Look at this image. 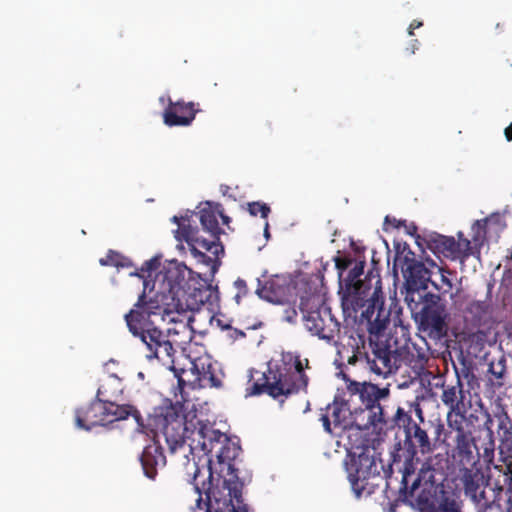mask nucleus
<instances>
[{"label": "nucleus", "instance_id": "f257e3e1", "mask_svg": "<svg viewBox=\"0 0 512 512\" xmlns=\"http://www.w3.org/2000/svg\"><path fill=\"white\" fill-rule=\"evenodd\" d=\"M160 306L146 304V294L142 292L133 308L124 316L129 332L141 342V351L147 361L157 360L174 372L178 385L175 392L176 405L161 406L154 410L149 417V426L162 433L172 453L185 443L187 431L184 416L177 405L189 401L186 387L194 389L208 382L211 387H219L220 380L210 370L200 372L198 365L191 362L190 372L194 379L185 380L183 374L187 371L177 369L174 359L177 347L189 343L193 338V321L189 312L165 315ZM211 365L208 366V369Z\"/></svg>", "mask_w": 512, "mask_h": 512}, {"label": "nucleus", "instance_id": "f03ea898", "mask_svg": "<svg viewBox=\"0 0 512 512\" xmlns=\"http://www.w3.org/2000/svg\"><path fill=\"white\" fill-rule=\"evenodd\" d=\"M354 319L357 328L349 337L348 346L352 348L353 355L348 363H364L371 372L387 377L398 368L399 355L384 334L390 323V310L385 307L384 294L379 287L371 303L361 309L360 315L357 314Z\"/></svg>", "mask_w": 512, "mask_h": 512}, {"label": "nucleus", "instance_id": "7ed1b4c3", "mask_svg": "<svg viewBox=\"0 0 512 512\" xmlns=\"http://www.w3.org/2000/svg\"><path fill=\"white\" fill-rule=\"evenodd\" d=\"M307 369H310L308 358H302L298 352L283 351L280 360L276 363L269 362L267 370L251 383L247 388V395L267 394L273 399H279L301 392L307 393L310 382Z\"/></svg>", "mask_w": 512, "mask_h": 512}, {"label": "nucleus", "instance_id": "20e7f679", "mask_svg": "<svg viewBox=\"0 0 512 512\" xmlns=\"http://www.w3.org/2000/svg\"><path fill=\"white\" fill-rule=\"evenodd\" d=\"M334 260L338 271L343 313L347 317L357 318V313L371 303L376 288L379 287L383 292L380 275L377 271L371 270L364 279H360L365 261L356 260L348 254L337 256Z\"/></svg>", "mask_w": 512, "mask_h": 512}, {"label": "nucleus", "instance_id": "39448f33", "mask_svg": "<svg viewBox=\"0 0 512 512\" xmlns=\"http://www.w3.org/2000/svg\"><path fill=\"white\" fill-rule=\"evenodd\" d=\"M346 389L348 398L345 400V405H347V409L349 411L353 409L355 412L360 410L361 414H366V422L358 424V426L382 430L389 412L394 410L389 386L380 387L371 382L348 380Z\"/></svg>", "mask_w": 512, "mask_h": 512}, {"label": "nucleus", "instance_id": "423d86ee", "mask_svg": "<svg viewBox=\"0 0 512 512\" xmlns=\"http://www.w3.org/2000/svg\"><path fill=\"white\" fill-rule=\"evenodd\" d=\"M218 214H221V204L206 202L205 206L199 211V220L202 229L209 233L210 239L198 236V229L191 225L180 226L175 231V238L179 241H185L191 247V253L199 258L203 263L209 264L212 258L206 255L211 253L214 257L224 254V246L220 242L222 229L219 227Z\"/></svg>", "mask_w": 512, "mask_h": 512}, {"label": "nucleus", "instance_id": "0eeeda50", "mask_svg": "<svg viewBox=\"0 0 512 512\" xmlns=\"http://www.w3.org/2000/svg\"><path fill=\"white\" fill-rule=\"evenodd\" d=\"M199 469L195 471L193 486L198 494L196 500V509L194 512H248V507L243 503L242 489L243 483L236 477L225 479L222 489L212 488V472L209 470L208 482L202 481L199 486Z\"/></svg>", "mask_w": 512, "mask_h": 512}, {"label": "nucleus", "instance_id": "6e6552de", "mask_svg": "<svg viewBox=\"0 0 512 512\" xmlns=\"http://www.w3.org/2000/svg\"><path fill=\"white\" fill-rule=\"evenodd\" d=\"M186 266L171 261L158 271L154 278L153 288L146 295V304L160 306L165 315L189 312L188 306L181 301L180 293L186 280Z\"/></svg>", "mask_w": 512, "mask_h": 512}, {"label": "nucleus", "instance_id": "1a4fd4ad", "mask_svg": "<svg viewBox=\"0 0 512 512\" xmlns=\"http://www.w3.org/2000/svg\"><path fill=\"white\" fill-rule=\"evenodd\" d=\"M405 445L409 453V458L404 462L401 479L400 490L405 495L412 496L414 491L419 487L422 479H425L426 473L430 472L428 463H423L419 475L415 476L416 467L414 465V458L417 453L429 454L433 451L434 445L428 436V433L417 423L410 426L405 431Z\"/></svg>", "mask_w": 512, "mask_h": 512}, {"label": "nucleus", "instance_id": "9d476101", "mask_svg": "<svg viewBox=\"0 0 512 512\" xmlns=\"http://www.w3.org/2000/svg\"><path fill=\"white\" fill-rule=\"evenodd\" d=\"M419 330L433 340H441L447 335L445 305L441 297L431 292L419 295V299L411 298L408 302Z\"/></svg>", "mask_w": 512, "mask_h": 512}, {"label": "nucleus", "instance_id": "9b49d317", "mask_svg": "<svg viewBox=\"0 0 512 512\" xmlns=\"http://www.w3.org/2000/svg\"><path fill=\"white\" fill-rule=\"evenodd\" d=\"M299 309L304 325L312 335L331 341L340 333V323L331 312L322 295L313 293L301 296Z\"/></svg>", "mask_w": 512, "mask_h": 512}, {"label": "nucleus", "instance_id": "f8f14e48", "mask_svg": "<svg viewBox=\"0 0 512 512\" xmlns=\"http://www.w3.org/2000/svg\"><path fill=\"white\" fill-rule=\"evenodd\" d=\"M130 416L139 426H143L141 414L134 406L129 404L110 406L96 397L91 403L76 409L75 424L78 428L91 430L95 426L124 420Z\"/></svg>", "mask_w": 512, "mask_h": 512}, {"label": "nucleus", "instance_id": "ddd939ff", "mask_svg": "<svg viewBox=\"0 0 512 512\" xmlns=\"http://www.w3.org/2000/svg\"><path fill=\"white\" fill-rule=\"evenodd\" d=\"M457 236L456 241L452 236L434 232L425 235L423 241L426 247L438 257L464 261L473 254L471 241L465 238L462 232H458Z\"/></svg>", "mask_w": 512, "mask_h": 512}, {"label": "nucleus", "instance_id": "4468645a", "mask_svg": "<svg viewBox=\"0 0 512 512\" xmlns=\"http://www.w3.org/2000/svg\"><path fill=\"white\" fill-rule=\"evenodd\" d=\"M400 268L406 280L407 295L406 301L409 302L415 295H422L420 290H426L430 280V270L426 268L424 263L418 261L414 257V253H409L403 257H396L394 260V268Z\"/></svg>", "mask_w": 512, "mask_h": 512}, {"label": "nucleus", "instance_id": "2eb2a0df", "mask_svg": "<svg viewBox=\"0 0 512 512\" xmlns=\"http://www.w3.org/2000/svg\"><path fill=\"white\" fill-rule=\"evenodd\" d=\"M380 476L376 460L369 450L362 451L353 459L348 467V479L351 487L357 496H360L369 485V479Z\"/></svg>", "mask_w": 512, "mask_h": 512}, {"label": "nucleus", "instance_id": "dca6fc26", "mask_svg": "<svg viewBox=\"0 0 512 512\" xmlns=\"http://www.w3.org/2000/svg\"><path fill=\"white\" fill-rule=\"evenodd\" d=\"M198 434L202 438V441L199 440L201 449L205 453H213L215 450V454L220 463L233 460L237 457V447L230 449L229 447L223 445L224 443L228 442V437L226 434L220 432L219 430H213L207 427L201 428L198 431Z\"/></svg>", "mask_w": 512, "mask_h": 512}, {"label": "nucleus", "instance_id": "f3484780", "mask_svg": "<svg viewBox=\"0 0 512 512\" xmlns=\"http://www.w3.org/2000/svg\"><path fill=\"white\" fill-rule=\"evenodd\" d=\"M199 104L185 102L183 100L172 101L168 99V105L163 112V122L169 127H186L192 124L196 114L200 112Z\"/></svg>", "mask_w": 512, "mask_h": 512}, {"label": "nucleus", "instance_id": "a211bd4d", "mask_svg": "<svg viewBox=\"0 0 512 512\" xmlns=\"http://www.w3.org/2000/svg\"><path fill=\"white\" fill-rule=\"evenodd\" d=\"M441 401L448 408L447 413L455 415H462L463 413H467V410L470 406V401H468L467 405L465 402L466 395L464 391V384L457 370L456 381L454 384H442Z\"/></svg>", "mask_w": 512, "mask_h": 512}, {"label": "nucleus", "instance_id": "6ab92c4d", "mask_svg": "<svg viewBox=\"0 0 512 512\" xmlns=\"http://www.w3.org/2000/svg\"><path fill=\"white\" fill-rule=\"evenodd\" d=\"M290 284L287 283L285 278L275 276L265 282L261 286V282L258 279V287L256 293L262 299L274 304H283L287 301V297L290 293Z\"/></svg>", "mask_w": 512, "mask_h": 512}, {"label": "nucleus", "instance_id": "aec40b11", "mask_svg": "<svg viewBox=\"0 0 512 512\" xmlns=\"http://www.w3.org/2000/svg\"><path fill=\"white\" fill-rule=\"evenodd\" d=\"M140 462L145 476L152 480L155 479L157 469L166 465V457L161 445L154 440L145 446L140 456Z\"/></svg>", "mask_w": 512, "mask_h": 512}, {"label": "nucleus", "instance_id": "412c9836", "mask_svg": "<svg viewBox=\"0 0 512 512\" xmlns=\"http://www.w3.org/2000/svg\"><path fill=\"white\" fill-rule=\"evenodd\" d=\"M465 494L477 505L485 508L492 506L485 496V486L482 475L469 474L465 477Z\"/></svg>", "mask_w": 512, "mask_h": 512}, {"label": "nucleus", "instance_id": "4be33fe9", "mask_svg": "<svg viewBox=\"0 0 512 512\" xmlns=\"http://www.w3.org/2000/svg\"><path fill=\"white\" fill-rule=\"evenodd\" d=\"M123 392V384L120 378L115 375H110L107 379L100 385L97 390V398L102 399L104 402L112 405H118L116 401L121 396Z\"/></svg>", "mask_w": 512, "mask_h": 512}, {"label": "nucleus", "instance_id": "5701e85b", "mask_svg": "<svg viewBox=\"0 0 512 512\" xmlns=\"http://www.w3.org/2000/svg\"><path fill=\"white\" fill-rule=\"evenodd\" d=\"M456 449L462 461L469 465H475L479 460V449L472 436V432H467V435L462 437H455Z\"/></svg>", "mask_w": 512, "mask_h": 512}, {"label": "nucleus", "instance_id": "b1692460", "mask_svg": "<svg viewBox=\"0 0 512 512\" xmlns=\"http://www.w3.org/2000/svg\"><path fill=\"white\" fill-rule=\"evenodd\" d=\"M383 423V428H403L404 432L407 431L410 426L415 424L411 415L401 407H395L392 412H389V416Z\"/></svg>", "mask_w": 512, "mask_h": 512}, {"label": "nucleus", "instance_id": "393cba45", "mask_svg": "<svg viewBox=\"0 0 512 512\" xmlns=\"http://www.w3.org/2000/svg\"><path fill=\"white\" fill-rule=\"evenodd\" d=\"M467 314L471 315L475 325H481L490 312V304L487 301H471L467 308Z\"/></svg>", "mask_w": 512, "mask_h": 512}, {"label": "nucleus", "instance_id": "a878e982", "mask_svg": "<svg viewBox=\"0 0 512 512\" xmlns=\"http://www.w3.org/2000/svg\"><path fill=\"white\" fill-rule=\"evenodd\" d=\"M160 258L153 257L143 263V265L139 269H135L130 272V276H137L144 280V290L143 292L146 294V288L148 286V281L146 278L152 277V273L157 271L160 267Z\"/></svg>", "mask_w": 512, "mask_h": 512}, {"label": "nucleus", "instance_id": "bb28decb", "mask_svg": "<svg viewBox=\"0 0 512 512\" xmlns=\"http://www.w3.org/2000/svg\"><path fill=\"white\" fill-rule=\"evenodd\" d=\"M99 263L102 266H112L117 269L134 266L128 257L114 250H109L105 257L100 258Z\"/></svg>", "mask_w": 512, "mask_h": 512}, {"label": "nucleus", "instance_id": "cd10ccee", "mask_svg": "<svg viewBox=\"0 0 512 512\" xmlns=\"http://www.w3.org/2000/svg\"><path fill=\"white\" fill-rule=\"evenodd\" d=\"M424 512H462L460 503L448 495H443L437 505H431Z\"/></svg>", "mask_w": 512, "mask_h": 512}, {"label": "nucleus", "instance_id": "c85d7f7f", "mask_svg": "<svg viewBox=\"0 0 512 512\" xmlns=\"http://www.w3.org/2000/svg\"><path fill=\"white\" fill-rule=\"evenodd\" d=\"M466 419V413L462 415H455L447 413V424L448 427L456 432V437H462L467 435V432H471L470 430H466L464 427V421Z\"/></svg>", "mask_w": 512, "mask_h": 512}, {"label": "nucleus", "instance_id": "c756f323", "mask_svg": "<svg viewBox=\"0 0 512 512\" xmlns=\"http://www.w3.org/2000/svg\"><path fill=\"white\" fill-rule=\"evenodd\" d=\"M453 272L450 270H446L444 268H440V281H431V284L434 286L435 289L440 291L443 294H448L453 289V283L452 280L446 275H451Z\"/></svg>", "mask_w": 512, "mask_h": 512}, {"label": "nucleus", "instance_id": "7c9ffc66", "mask_svg": "<svg viewBox=\"0 0 512 512\" xmlns=\"http://www.w3.org/2000/svg\"><path fill=\"white\" fill-rule=\"evenodd\" d=\"M344 406H346L345 402L341 405H338V403L335 402L332 406L327 407V411H331L330 419L332 420L334 428L345 427V416H342V413L344 412Z\"/></svg>", "mask_w": 512, "mask_h": 512}, {"label": "nucleus", "instance_id": "2f4dec72", "mask_svg": "<svg viewBox=\"0 0 512 512\" xmlns=\"http://www.w3.org/2000/svg\"><path fill=\"white\" fill-rule=\"evenodd\" d=\"M247 210L251 216H257L258 214L263 219H267L271 212L270 207L266 203L262 202H250L247 204Z\"/></svg>", "mask_w": 512, "mask_h": 512}, {"label": "nucleus", "instance_id": "473e14b6", "mask_svg": "<svg viewBox=\"0 0 512 512\" xmlns=\"http://www.w3.org/2000/svg\"><path fill=\"white\" fill-rule=\"evenodd\" d=\"M485 417L486 420L484 422V426L487 430L488 442L486 443V446L484 448V455L489 457L490 455H493L494 452L493 431L490 428V425L492 424V419L488 412H485Z\"/></svg>", "mask_w": 512, "mask_h": 512}, {"label": "nucleus", "instance_id": "72a5a7b5", "mask_svg": "<svg viewBox=\"0 0 512 512\" xmlns=\"http://www.w3.org/2000/svg\"><path fill=\"white\" fill-rule=\"evenodd\" d=\"M486 226H487V219L477 220L473 226L472 230L474 232L473 235V241H479L483 238H485L486 235Z\"/></svg>", "mask_w": 512, "mask_h": 512}, {"label": "nucleus", "instance_id": "f704fd0d", "mask_svg": "<svg viewBox=\"0 0 512 512\" xmlns=\"http://www.w3.org/2000/svg\"><path fill=\"white\" fill-rule=\"evenodd\" d=\"M234 287L237 290L234 298H235L236 302L239 304L241 299L248 295V287H247L246 281L241 278H238L234 282Z\"/></svg>", "mask_w": 512, "mask_h": 512}, {"label": "nucleus", "instance_id": "c9c22d12", "mask_svg": "<svg viewBox=\"0 0 512 512\" xmlns=\"http://www.w3.org/2000/svg\"><path fill=\"white\" fill-rule=\"evenodd\" d=\"M321 421H322V425L325 429L326 432L332 434L333 433V429H335L333 426V423H332V420L330 419V415L329 414H322L321 415Z\"/></svg>", "mask_w": 512, "mask_h": 512}, {"label": "nucleus", "instance_id": "e433bc0d", "mask_svg": "<svg viewBox=\"0 0 512 512\" xmlns=\"http://www.w3.org/2000/svg\"><path fill=\"white\" fill-rule=\"evenodd\" d=\"M230 337L233 338L234 340H237L245 337V333L241 330L233 329L230 333Z\"/></svg>", "mask_w": 512, "mask_h": 512}, {"label": "nucleus", "instance_id": "4c0bfd02", "mask_svg": "<svg viewBox=\"0 0 512 512\" xmlns=\"http://www.w3.org/2000/svg\"><path fill=\"white\" fill-rule=\"evenodd\" d=\"M423 25L421 21L413 20L409 26V35H413L414 29L420 28Z\"/></svg>", "mask_w": 512, "mask_h": 512}, {"label": "nucleus", "instance_id": "58836bf2", "mask_svg": "<svg viewBox=\"0 0 512 512\" xmlns=\"http://www.w3.org/2000/svg\"><path fill=\"white\" fill-rule=\"evenodd\" d=\"M443 431H444V424H443L441 421H439V422L437 423V425L435 426V435H436V439H438V438L441 436V434L443 433Z\"/></svg>", "mask_w": 512, "mask_h": 512}, {"label": "nucleus", "instance_id": "ea45409f", "mask_svg": "<svg viewBox=\"0 0 512 512\" xmlns=\"http://www.w3.org/2000/svg\"><path fill=\"white\" fill-rule=\"evenodd\" d=\"M172 221H173L174 223H176V224L178 225V229H180V226H181L182 224L187 225V224H186V222H188V219H186V218H184V217H177V216H174V217L172 218Z\"/></svg>", "mask_w": 512, "mask_h": 512}, {"label": "nucleus", "instance_id": "a19ab883", "mask_svg": "<svg viewBox=\"0 0 512 512\" xmlns=\"http://www.w3.org/2000/svg\"><path fill=\"white\" fill-rule=\"evenodd\" d=\"M505 507L507 512H512V493L509 494L505 503Z\"/></svg>", "mask_w": 512, "mask_h": 512}, {"label": "nucleus", "instance_id": "79ce46f5", "mask_svg": "<svg viewBox=\"0 0 512 512\" xmlns=\"http://www.w3.org/2000/svg\"><path fill=\"white\" fill-rule=\"evenodd\" d=\"M505 137L508 141H512V124L505 129Z\"/></svg>", "mask_w": 512, "mask_h": 512}, {"label": "nucleus", "instance_id": "37998d69", "mask_svg": "<svg viewBox=\"0 0 512 512\" xmlns=\"http://www.w3.org/2000/svg\"><path fill=\"white\" fill-rule=\"evenodd\" d=\"M417 49H418V40H413L410 48H407V50L410 51V54H414Z\"/></svg>", "mask_w": 512, "mask_h": 512}, {"label": "nucleus", "instance_id": "c03bdc74", "mask_svg": "<svg viewBox=\"0 0 512 512\" xmlns=\"http://www.w3.org/2000/svg\"><path fill=\"white\" fill-rule=\"evenodd\" d=\"M218 216H220V217H221V219H222V221H223V223H224L225 225H228V224H229V222H230V217H228L227 215H225V214L223 213V207H222V206H221V214H218Z\"/></svg>", "mask_w": 512, "mask_h": 512}, {"label": "nucleus", "instance_id": "a18cd8bd", "mask_svg": "<svg viewBox=\"0 0 512 512\" xmlns=\"http://www.w3.org/2000/svg\"><path fill=\"white\" fill-rule=\"evenodd\" d=\"M484 336H485V334L483 332H481V331H479L477 333H473V334L470 335V337L472 339L476 338L477 340H483Z\"/></svg>", "mask_w": 512, "mask_h": 512}, {"label": "nucleus", "instance_id": "49530a36", "mask_svg": "<svg viewBox=\"0 0 512 512\" xmlns=\"http://www.w3.org/2000/svg\"><path fill=\"white\" fill-rule=\"evenodd\" d=\"M506 469H507V474L510 475V479L512 480V457L508 462H506Z\"/></svg>", "mask_w": 512, "mask_h": 512}, {"label": "nucleus", "instance_id": "de8ad7c7", "mask_svg": "<svg viewBox=\"0 0 512 512\" xmlns=\"http://www.w3.org/2000/svg\"><path fill=\"white\" fill-rule=\"evenodd\" d=\"M478 417L476 415H474L473 413H471L468 417H466L465 421L467 422V424H473L474 420H477Z\"/></svg>", "mask_w": 512, "mask_h": 512}, {"label": "nucleus", "instance_id": "09e8293b", "mask_svg": "<svg viewBox=\"0 0 512 512\" xmlns=\"http://www.w3.org/2000/svg\"><path fill=\"white\" fill-rule=\"evenodd\" d=\"M415 411H416V414L418 415V417L420 418V420L423 422V412L418 404H416V406H415Z\"/></svg>", "mask_w": 512, "mask_h": 512}, {"label": "nucleus", "instance_id": "8fccbe9b", "mask_svg": "<svg viewBox=\"0 0 512 512\" xmlns=\"http://www.w3.org/2000/svg\"><path fill=\"white\" fill-rule=\"evenodd\" d=\"M221 192L224 196L228 195L230 187L228 185H221Z\"/></svg>", "mask_w": 512, "mask_h": 512}, {"label": "nucleus", "instance_id": "3c124183", "mask_svg": "<svg viewBox=\"0 0 512 512\" xmlns=\"http://www.w3.org/2000/svg\"><path fill=\"white\" fill-rule=\"evenodd\" d=\"M264 235L266 238H268L270 236L269 234V223L266 221L265 223V227H264Z\"/></svg>", "mask_w": 512, "mask_h": 512}, {"label": "nucleus", "instance_id": "603ef678", "mask_svg": "<svg viewBox=\"0 0 512 512\" xmlns=\"http://www.w3.org/2000/svg\"><path fill=\"white\" fill-rule=\"evenodd\" d=\"M416 230H417V227H416L415 225H413V226L410 228L409 233H410V234H413V233H415V232H416Z\"/></svg>", "mask_w": 512, "mask_h": 512}, {"label": "nucleus", "instance_id": "864d4df0", "mask_svg": "<svg viewBox=\"0 0 512 512\" xmlns=\"http://www.w3.org/2000/svg\"><path fill=\"white\" fill-rule=\"evenodd\" d=\"M416 230H417V227H416L415 225H413V226L410 228L409 233H410V234H413V233H415V232H416Z\"/></svg>", "mask_w": 512, "mask_h": 512}, {"label": "nucleus", "instance_id": "5fc2aeb1", "mask_svg": "<svg viewBox=\"0 0 512 512\" xmlns=\"http://www.w3.org/2000/svg\"><path fill=\"white\" fill-rule=\"evenodd\" d=\"M393 221H394L393 225H394L395 227H399V226H400V224H401V222H400V221H396V219H394Z\"/></svg>", "mask_w": 512, "mask_h": 512}, {"label": "nucleus", "instance_id": "6e6d98bb", "mask_svg": "<svg viewBox=\"0 0 512 512\" xmlns=\"http://www.w3.org/2000/svg\"><path fill=\"white\" fill-rule=\"evenodd\" d=\"M389 221H390V220H389V216H386V218H385V222H389Z\"/></svg>", "mask_w": 512, "mask_h": 512}]
</instances>
